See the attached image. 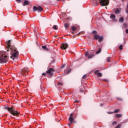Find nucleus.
I'll return each mask as SVG.
<instances>
[{"label":"nucleus","mask_w":128,"mask_h":128,"mask_svg":"<svg viewBox=\"0 0 128 128\" xmlns=\"http://www.w3.org/2000/svg\"><path fill=\"white\" fill-rule=\"evenodd\" d=\"M85 56L88 58H92L94 56V54L90 52H85Z\"/></svg>","instance_id":"7"},{"label":"nucleus","mask_w":128,"mask_h":128,"mask_svg":"<svg viewBox=\"0 0 128 128\" xmlns=\"http://www.w3.org/2000/svg\"><path fill=\"white\" fill-rule=\"evenodd\" d=\"M98 70H96L95 71V74H98Z\"/></svg>","instance_id":"40"},{"label":"nucleus","mask_w":128,"mask_h":128,"mask_svg":"<svg viewBox=\"0 0 128 128\" xmlns=\"http://www.w3.org/2000/svg\"><path fill=\"white\" fill-rule=\"evenodd\" d=\"M116 118H122V114H116Z\"/></svg>","instance_id":"17"},{"label":"nucleus","mask_w":128,"mask_h":128,"mask_svg":"<svg viewBox=\"0 0 128 128\" xmlns=\"http://www.w3.org/2000/svg\"><path fill=\"white\" fill-rule=\"evenodd\" d=\"M52 28H53V30H58V26L54 25L52 26Z\"/></svg>","instance_id":"18"},{"label":"nucleus","mask_w":128,"mask_h":128,"mask_svg":"<svg viewBox=\"0 0 128 128\" xmlns=\"http://www.w3.org/2000/svg\"><path fill=\"white\" fill-rule=\"evenodd\" d=\"M46 73H43V74H42V76H46Z\"/></svg>","instance_id":"44"},{"label":"nucleus","mask_w":128,"mask_h":128,"mask_svg":"<svg viewBox=\"0 0 128 128\" xmlns=\"http://www.w3.org/2000/svg\"><path fill=\"white\" fill-rule=\"evenodd\" d=\"M108 114H114V112H108Z\"/></svg>","instance_id":"41"},{"label":"nucleus","mask_w":128,"mask_h":128,"mask_svg":"<svg viewBox=\"0 0 128 128\" xmlns=\"http://www.w3.org/2000/svg\"><path fill=\"white\" fill-rule=\"evenodd\" d=\"M28 72V68H23L20 71V74L24 76H26Z\"/></svg>","instance_id":"6"},{"label":"nucleus","mask_w":128,"mask_h":128,"mask_svg":"<svg viewBox=\"0 0 128 128\" xmlns=\"http://www.w3.org/2000/svg\"><path fill=\"white\" fill-rule=\"evenodd\" d=\"M17 2H18V4H20V2H22V0H16Z\"/></svg>","instance_id":"33"},{"label":"nucleus","mask_w":128,"mask_h":128,"mask_svg":"<svg viewBox=\"0 0 128 128\" xmlns=\"http://www.w3.org/2000/svg\"><path fill=\"white\" fill-rule=\"evenodd\" d=\"M126 13L128 14V9H127V10H126Z\"/></svg>","instance_id":"45"},{"label":"nucleus","mask_w":128,"mask_h":128,"mask_svg":"<svg viewBox=\"0 0 128 128\" xmlns=\"http://www.w3.org/2000/svg\"><path fill=\"white\" fill-rule=\"evenodd\" d=\"M117 100H120V102H121V100H122V98H117Z\"/></svg>","instance_id":"35"},{"label":"nucleus","mask_w":128,"mask_h":128,"mask_svg":"<svg viewBox=\"0 0 128 128\" xmlns=\"http://www.w3.org/2000/svg\"><path fill=\"white\" fill-rule=\"evenodd\" d=\"M72 123L70 122V124H68V126H70V125L72 124Z\"/></svg>","instance_id":"43"},{"label":"nucleus","mask_w":128,"mask_h":128,"mask_svg":"<svg viewBox=\"0 0 128 128\" xmlns=\"http://www.w3.org/2000/svg\"><path fill=\"white\" fill-rule=\"evenodd\" d=\"M98 40L100 42H102L104 40V38L102 36H99V38H98Z\"/></svg>","instance_id":"13"},{"label":"nucleus","mask_w":128,"mask_h":128,"mask_svg":"<svg viewBox=\"0 0 128 128\" xmlns=\"http://www.w3.org/2000/svg\"><path fill=\"white\" fill-rule=\"evenodd\" d=\"M72 117L73 118H74H74H76V115L73 114V116H72Z\"/></svg>","instance_id":"36"},{"label":"nucleus","mask_w":128,"mask_h":128,"mask_svg":"<svg viewBox=\"0 0 128 128\" xmlns=\"http://www.w3.org/2000/svg\"><path fill=\"white\" fill-rule=\"evenodd\" d=\"M82 80H85V78H86V74H84L82 77Z\"/></svg>","instance_id":"28"},{"label":"nucleus","mask_w":128,"mask_h":128,"mask_svg":"<svg viewBox=\"0 0 128 128\" xmlns=\"http://www.w3.org/2000/svg\"><path fill=\"white\" fill-rule=\"evenodd\" d=\"M107 60H108V62H110V58L108 57Z\"/></svg>","instance_id":"34"},{"label":"nucleus","mask_w":128,"mask_h":128,"mask_svg":"<svg viewBox=\"0 0 128 128\" xmlns=\"http://www.w3.org/2000/svg\"><path fill=\"white\" fill-rule=\"evenodd\" d=\"M8 61V57L4 51L0 52V64H6Z\"/></svg>","instance_id":"2"},{"label":"nucleus","mask_w":128,"mask_h":128,"mask_svg":"<svg viewBox=\"0 0 128 128\" xmlns=\"http://www.w3.org/2000/svg\"><path fill=\"white\" fill-rule=\"evenodd\" d=\"M122 126V124H118L116 128H120Z\"/></svg>","instance_id":"30"},{"label":"nucleus","mask_w":128,"mask_h":128,"mask_svg":"<svg viewBox=\"0 0 128 128\" xmlns=\"http://www.w3.org/2000/svg\"><path fill=\"white\" fill-rule=\"evenodd\" d=\"M100 52H102V48H99L98 50L96 52V54H100Z\"/></svg>","instance_id":"22"},{"label":"nucleus","mask_w":128,"mask_h":128,"mask_svg":"<svg viewBox=\"0 0 128 128\" xmlns=\"http://www.w3.org/2000/svg\"><path fill=\"white\" fill-rule=\"evenodd\" d=\"M57 0V2H60H60H65L66 1V0Z\"/></svg>","instance_id":"37"},{"label":"nucleus","mask_w":128,"mask_h":128,"mask_svg":"<svg viewBox=\"0 0 128 128\" xmlns=\"http://www.w3.org/2000/svg\"><path fill=\"white\" fill-rule=\"evenodd\" d=\"M100 106H104V104H100Z\"/></svg>","instance_id":"47"},{"label":"nucleus","mask_w":128,"mask_h":128,"mask_svg":"<svg viewBox=\"0 0 128 128\" xmlns=\"http://www.w3.org/2000/svg\"><path fill=\"white\" fill-rule=\"evenodd\" d=\"M119 22H124V18L121 17L119 19Z\"/></svg>","instance_id":"14"},{"label":"nucleus","mask_w":128,"mask_h":128,"mask_svg":"<svg viewBox=\"0 0 128 128\" xmlns=\"http://www.w3.org/2000/svg\"><path fill=\"white\" fill-rule=\"evenodd\" d=\"M64 26L66 28H68V23H66Z\"/></svg>","instance_id":"23"},{"label":"nucleus","mask_w":128,"mask_h":128,"mask_svg":"<svg viewBox=\"0 0 128 128\" xmlns=\"http://www.w3.org/2000/svg\"><path fill=\"white\" fill-rule=\"evenodd\" d=\"M4 110H8L9 112L15 116H18L20 114V112L16 110V108H14V106H12L11 108L7 107L6 106H4Z\"/></svg>","instance_id":"3"},{"label":"nucleus","mask_w":128,"mask_h":128,"mask_svg":"<svg viewBox=\"0 0 128 128\" xmlns=\"http://www.w3.org/2000/svg\"><path fill=\"white\" fill-rule=\"evenodd\" d=\"M112 124H113V126H114V124H116V122L114 121L112 122Z\"/></svg>","instance_id":"32"},{"label":"nucleus","mask_w":128,"mask_h":128,"mask_svg":"<svg viewBox=\"0 0 128 128\" xmlns=\"http://www.w3.org/2000/svg\"><path fill=\"white\" fill-rule=\"evenodd\" d=\"M125 32H126V34H128V29H126V30H125Z\"/></svg>","instance_id":"39"},{"label":"nucleus","mask_w":128,"mask_h":128,"mask_svg":"<svg viewBox=\"0 0 128 128\" xmlns=\"http://www.w3.org/2000/svg\"><path fill=\"white\" fill-rule=\"evenodd\" d=\"M58 86H62L63 84H62V82H58Z\"/></svg>","instance_id":"29"},{"label":"nucleus","mask_w":128,"mask_h":128,"mask_svg":"<svg viewBox=\"0 0 128 128\" xmlns=\"http://www.w3.org/2000/svg\"><path fill=\"white\" fill-rule=\"evenodd\" d=\"M123 28H128V24L124 23L123 24Z\"/></svg>","instance_id":"19"},{"label":"nucleus","mask_w":128,"mask_h":128,"mask_svg":"<svg viewBox=\"0 0 128 128\" xmlns=\"http://www.w3.org/2000/svg\"><path fill=\"white\" fill-rule=\"evenodd\" d=\"M28 1L24 0L22 6H28Z\"/></svg>","instance_id":"12"},{"label":"nucleus","mask_w":128,"mask_h":128,"mask_svg":"<svg viewBox=\"0 0 128 128\" xmlns=\"http://www.w3.org/2000/svg\"><path fill=\"white\" fill-rule=\"evenodd\" d=\"M116 14H120V10L118 8H117L115 11Z\"/></svg>","instance_id":"16"},{"label":"nucleus","mask_w":128,"mask_h":128,"mask_svg":"<svg viewBox=\"0 0 128 128\" xmlns=\"http://www.w3.org/2000/svg\"><path fill=\"white\" fill-rule=\"evenodd\" d=\"M98 76H99V78H102V74L100 72L98 73Z\"/></svg>","instance_id":"21"},{"label":"nucleus","mask_w":128,"mask_h":128,"mask_svg":"<svg viewBox=\"0 0 128 128\" xmlns=\"http://www.w3.org/2000/svg\"><path fill=\"white\" fill-rule=\"evenodd\" d=\"M92 34H98V32H96V30H94L93 32H92Z\"/></svg>","instance_id":"26"},{"label":"nucleus","mask_w":128,"mask_h":128,"mask_svg":"<svg viewBox=\"0 0 128 128\" xmlns=\"http://www.w3.org/2000/svg\"><path fill=\"white\" fill-rule=\"evenodd\" d=\"M73 116H74V114H70V116L68 118V120H69V122H70L71 124H72V122H74V118H72Z\"/></svg>","instance_id":"10"},{"label":"nucleus","mask_w":128,"mask_h":128,"mask_svg":"<svg viewBox=\"0 0 128 128\" xmlns=\"http://www.w3.org/2000/svg\"><path fill=\"white\" fill-rule=\"evenodd\" d=\"M42 48L44 50H48V49L46 48V46H42Z\"/></svg>","instance_id":"15"},{"label":"nucleus","mask_w":128,"mask_h":128,"mask_svg":"<svg viewBox=\"0 0 128 128\" xmlns=\"http://www.w3.org/2000/svg\"><path fill=\"white\" fill-rule=\"evenodd\" d=\"M7 48H10L12 50L11 54H12V58H16V56H18V49L14 46H12L10 45V40H9L7 42Z\"/></svg>","instance_id":"1"},{"label":"nucleus","mask_w":128,"mask_h":128,"mask_svg":"<svg viewBox=\"0 0 128 128\" xmlns=\"http://www.w3.org/2000/svg\"><path fill=\"white\" fill-rule=\"evenodd\" d=\"M74 102H76L77 104L78 103V100H75Z\"/></svg>","instance_id":"42"},{"label":"nucleus","mask_w":128,"mask_h":128,"mask_svg":"<svg viewBox=\"0 0 128 128\" xmlns=\"http://www.w3.org/2000/svg\"><path fill=\"white\" fill-rule=\"evenodd\" d=\"M12 60H14V58H12Z\"/></svg>","instance_id":"50"},{"label":"nucleus","mask_w":128,"mask_h":128,"mask_svg":"<svg viewBox=\"0 0 128 128\" xmlns=\"http://www.w3.org/2000/svg\"><path fill=\"white\" fill-rule=\"evenodd\" d=\"M36 10L38 12H42L44 10V8L42 7L41 6H38V7H36V6H34L33 7V11L36 12Z\"/></svg>","instance_id":"5"},{"label":"nucleus","mask_w":128,"mask_h":128,"mask_svg":"<svg viewBox=\"0 0 128 128\" xmlns=\"http://www.w3.org/2000/svg\"><path fill=\"white\" fill-rule=\"evenodd\" d=\"M110 18H116V16L114 14H112L110 16Z\"/></svg>","instance_id":"24"},{"label":"nucleus","mask_w":128,"mask_h":128,"mask_svg":"<svg viewBox=\"0 0 128 128\" xmlns=\"http://www.w3.org/2000/svg\"><path fill=\"white\" fill-rule=\"evenodd\" d=\"M122 48H124V46L122 45H120L119 46V50H122Z\"/></svg>","instance_id":"27"},{"label":"nucleus","mask_w":128,"mask_h":128,"mask_svg":"<svg viewBox=\"0 0 128 128\" xmlns=\"http://www.w3.org/2000/svg\"><path fill=\"white\" fill-rule=\"evenodd\" d=\"M100 38V36H98V35L96 34H95L94 36H93V38L94 40H98Z\"/></svg>","instance_id":"11"},{"label":"nucleus","mask_w":128,"mask_h":128,"mask_svg":"<svg viewBox=\"0 0 128 128\" xmlns=\"http://www.w3.org/2000/svg\"><path fill=\"white\" fill-rule=\"evenodd\" d=\"M78 36H80V33L78 34Z\"/></svg>","instance_id":"49"},{"label":"nucleus","mask_w":128,"mask_h":128,"mask_svg":"<svg viewBox=\"0 0 128 128\" xmlns=\"http://www.w3.org/2000/svg\"><path fill=\"white\" fill-rule=\"evenodd\" d=\"M115 114H118V112H120V109H117L114 111Z\"/></svg>","instance_id":"25"},{"label":"nucleus","mask_w":128,"mask_h":128,"mask_svg":"<svg viewBox=\"0 0 128 128\" xmlns=\"http://www.w3.org/2000/svg\"><path fill=\"white\" fill-rule=\"evenodd\" d=\"M52 62H54V60Z\"/></svg>","instance_id":"51"},{"label":"nucleus","mask_w":128,"mask_h":128,"mask_svg":"<svg viewBox=\"0 0 128 128\" xmlns=\"http://www.w3.org/2000/svg\"><path fill=\"white\" fill-rule=\"evenodd\" d=\"M58 36H54V38H56Z\"/></svg>","instance_id":"48"},{"label":"nucleus","mask_w":128,"mask_h":128,"mask_svg":"<svg viewBox=\"0 0 128 128\" xmlns=\"http://www.w3.org/2000/svg\"><path fill=\"white\" fill-rule=\"evenodd\" d=\"M7 52H8V50H7Z\"/></svg>","instance_id":"52"},{"label":"nucleus","mask_w":128,"mask_h":128,"mask_svg":"<svg viewBox=\"0 0 128 128\" xmlns=\"http://www.w3.org/2000/svg\"><path fill=\"white\" fill-rule=\"evenodd\" d=\"M100 3L102 6H108L110 0H100Z\"/></svg>","instance_id":"4"},{"label":"nucleus","mask_w":128,"mask_h":128,"mask_svg":"<svg viewBox=\"0 0 128 128\" xmlns=\"http://www.w3.org/2000/svg\"><path fill=\"white\" fill-rule=\"evenodd\" d=\"M80 92H84V90L82 88L80 90Z\"/></svg>","instance_id":"38"},{"label":"nucleus","mask_w":128,"mask_h":128,"mask_svg":"<svg viewBox=\"0 0 128 128\" xmlns=\"http://www.w3.org/2000/svg\"><path fill=\"white\" fill-rule=\"evenodd\" d=\"M70 72H72V70L69 69L66 72L67 74H70Z\"/></svg>","instance_id":"31"},{"label":"nucleus","mask_w":128,"mask_h":128,"mask_svg":"<svg viewBox=\"0 0 128 128\" xmlns=\"http://www.w3.org/2000/svg\"><path fill=\"white\" fill-rule=\"evenodd\" d=\"M72 30L73 32H76V28L75 26H72Z\"/></svg>","instance_id":"20"},{"label":"nucleus","mask_w":128,"mask_h":128,"mask_svg":"<svg viewBox=\"0 0 128 128\" xmlns=\"http://www.w3.org/2000/svg\"><path fill=\"white\" fill-rule=\"evenodd\" d=\"M64 68V65H63V66H62L61 68Z\"/></svg>","instance_id":"46"},{"label":"nucleus","mask_w":128,"mask_h":128,"mask_svg":"<svg viewBox=\"0 0 128 128\" xmlns=\"http://www.w3.org/2000/svg\"><path fill=\"white\" fill-rule=\"evenodd\" d=\"M68 46V45L66 43H63L61 44V48L62 50H66Z\"/></svg>","instance_id":"9"},{"label":"nucleus","mask_w":128,"mask_h":128,"mask_svg":"<svg viewBox=\"0 0 128 128\" xmlns=\"http://www.w3.org/2000/svg\"><path fill=\"white\" fill-rule=\"evenodd\" d=\"M52 72H54V70L52 68H49V69L46 71V74H50V76H52L54 74Z\"/></svg>","instance_id":"8"}]
</instances>
